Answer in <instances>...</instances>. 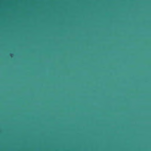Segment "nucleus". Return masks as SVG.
Segmentation results:
<instances>
[{"mask_svg":"<svg viewBox=\"0 0 151 151\" xmlns=\"http://www.w3.org/2000/svg\"><path fill=\"white\" fill-rule=\"evenodd\" d=\"M142 10V11H143V10Z\"/></svg>","mask_w":151,"mask_h":151,"instance_id":"7ed1b4c3","label":"nucleus"},{"mask_svg":"<svg viewBox=\"0 0 151 151\" xmlns=\"http://www.w3.org/2000/svg\"><path fill=\"white\" fill-rule=\"evenodd\" d=\"M142 10V11H143V10Z\"/></svg>","mask_w":151,"mask_h":151,"instance_id":"f03ea898","label":"nucleus"},{"mask_svg":"<svg viewBox=\"0 0 151 151\" xmlns=\"http://www.w3.org/2000/svg\"><path fill=\"white\" fill-rule=\"evenodd\" d=\"M13 55V54H10V56L11 57H12Z\"/></svg>","mask_w":151,"mask_h":151,"instance_id":"f257e3e1","label":"nucleus"}]
</instances>
